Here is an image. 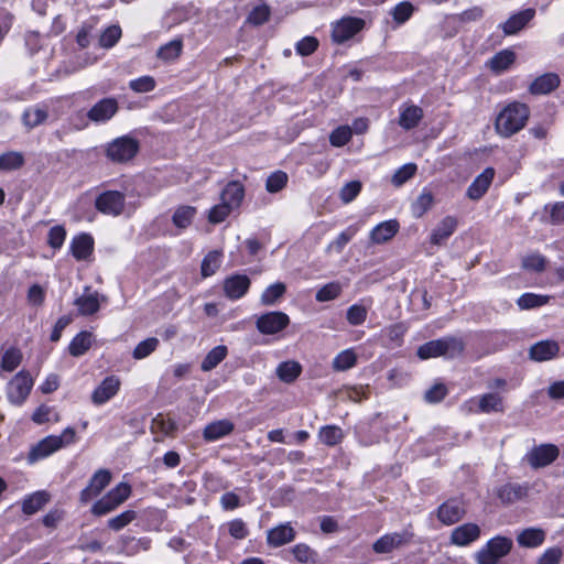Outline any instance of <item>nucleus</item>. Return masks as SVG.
Returning <instances> with one entry per match:
<instances>
[{"label": "nucleus", "mask_w": 564, "mask_h": 564, "mask_svg": "<svg viewBox=\"0 0 564 564\" xmlns=\"http://www.w3.org/2000/svg\"><path fill=\"white\" fill-rule=\"evenodd\" d=\"M530 118V108L528 105L519 101L508 104L497 116L495 129L502 138L521 131Z\"/></svg>", "instance_id": "1"}, {"label": "nucleus", "mask_w": 564, "mask_h": 564, "mask_svg": "<svg viewBox=\"0 0 564 564\" xmlns=\"http://www.w3.org/2000/svg\"><path fill=\"white\" fill-rule=\"evenodd\" d=\"M75 430L73 427H67L58 436L48 435L44 437L30 449L28 455V462L30 464H34L41 459L51 456L59 448L73 444L75 442Z\"/></svg>", "instance_id": "2"}, {"label": "nucleus", "mask_w": 564, "mask_h": 564, "mask_svg": "<svg viewBox=\"0 0 564 564\" xmlns=\"http://www.w3.org/2000/svg\"><path fill=\"white\" fill-rule=\"evenodd\" d=\"M131 495V486L120 482L91 507V513L96 517L106 516L121 506Z\"/></svg>", "instance_id": "3"}, {"label": "nucleus", "mask_w": 564, "mask_h": 564, "mask_svg": "<svg viewBox=\"0 0 564 564\" xmlns=\"http://www.w3.org/2000/svg\"><path fill=\"white\" fill-rule=\"evenodd\" d=\"M33 384L34 381L29 371H19L7 384L6 393L9 402L14 405H22Z\"/></svg>", "instance_id": "4"}, {"label": "nucleus", "mask_w": 564, "mask_h": 564, "mask_svg": "<svg viewBox=\"0 0 564 564\" xmlns=\"http://www.w3.org/2000/svg\"><path fill=\"white\" fill-rule=\"evenodd\" d=\"M126 195L119 191H105L95 199V208L102 215L119 217L126 210Z\"/></svg>", "instance_id": "5"}, {"label": "nucleus", "mask_w": 564, "mask_h": 564, "mask_svg": "<svg viewBox=\"0 0 564 564\" xmlns=\"http://www.w3.org/2000/svg\"><path fill=\"white\" fill-rule=\"evenodd\" d=\"M139 150L137 140L130 137H120L107 147V156L118 163L127 162L134 158Z\"/></svg>", "instance_id": "6"}, {"label": "nucleus", "mask_w": 564, "mask_h": 564, "mask_svg": "<svg viewBox=\"0 0 564 564\" xmlns=\"http://www.w3.org/2000/svg\"><path fill=\"white\" fill-rule=\"evenodd\" d=\"M111 473L108 469L97 470L90 478L88 485L79 494V502L87 505L94 498L99 496L102 490L110 484Z\"/></svg>", "instance_id": "7"}, {"label": "nucleus", "mask_w": 564, "mask_h": 564, "mask_svg": "<svg viewBox=\"0 0 564 564\" xmlns=\"http://www.w3.org/2000/svg\"><path fill=\"white\" fill-rule=\"evenodd\" d=\"M290 324L289 316L283 312H269L257 319V328L261 334L273 335L283 330Z\"/></svg>", "instance_id": "8"}, {"label": "nucleus", "mask_w": 564, "mask_h": 564, "mask_svg": "<svg viewBox=\"0 0 564 564\" xmlns=\"http://www.w3.org/2000/svg\"><path fill=\"white\" fill-rule=\"evenodd\" d=\"M558 448L553 444H542L533 447L527 454V460L533 468L549 466L558 457Z\"/></svg>", "instance_id": "9"}, {"label": "nucleus", "mask_w": 564, "mask_h": 564, "mask_svg": "<svg viewBox=\"0 0 564 564\" xmlns=\"http://www.w3.org/2000/svg\"><path fill=\"white\" fill-rule=\"evenodd\" d=\"M364 20L359 18H344L333 26V41L341 44L357 34L364 28Z\"/></svg>", "instance_id": "10"}, {"label": "nucleus", "mask_w": 564, "mask_h": 564, "mask_svg": "<svg viewBox=\"0 0 564 564\" xmlns=\"http://www.w3.org/2000/svg\"><path fill=\"white\" fill-rule=\"evenodd\" d=\"M465 507L462 500L451 498L437 508V519L445 525L458 522L465 516Z\"/></svg>", "instance_id": "11"}, {"label": "nucleus", "mask_w": 564, "mask_h": 564, "mask_svg": "<svg viewBox=\"0 0 564 564\" xmlns=\"http://www.w3.org/2000/svg\"><path fill=\"white\" fill-rule=\"evenodd\" d=\"M120 380L116 376L106 377L91 393V402L95 405H102L112 399L120 389Z\"/></svg>", "instance_id": "12"}, {"label": "nucleus", "mask_w": 564, "mask_h": 564, "mask_svg": "<svg viewBox=\"0 0 564 564\" xmlns=\"http://www.w3.org/2000/svg\"><path fill=\"white\" fill-rule=\"evenodd\" d=\"M118 111V101L115 98H104L91 107L87 117L94 122H106Z\"/></svg>", "instance_id": "13"}, {"label": "nucleus", "mask_w": 564, "mask_h": 564, "mask_svg": "<svg viewBox=\"0 0 564 564\" xmlns=\"http://www.w3.org/2000/svg\"><path fill=\"white\" fill-rule=\"evenodd\" d=\"M479 536L480 528L476 523H464L452 531L451 543L457 546H466Z\"/></svg>", "instance_id": "14"}, {"label": "nucleus", "mask_w": 564, "mask_h": 564, "mask_svg": "<svg viewBox=\"0 0 564 564\" xmlns=\"http://www.w3.org/2000/svg\"><path fill=\"white\" fill-rule=\"evenodd\" d=\"M411 538L412 534L408 531L384 534L373 543L372 549L376 553H389L402 544L408 543Z\"/></svg>", "instance_id": "15"}, {"label": "nucleus", "mask_w": 564, "mask_h": 564, "mask_svg": "<svg viewBox=\"0 0 564 564\" xmlns=\"http://www.w3.org/2000/svg\"><path fill=\"white\" fill-rule=\"evenodd\" d=\"M495 176V170L492 167L485 169L468 186L467 197L473 200L480 199L488 191Z\"/></svg>", "instance_id": "16"}, {"label": "nucleus", "mask_w": 564, "mask_h": 564, "mask_svg": "<svg viewBox=\"0 0 564 564\" xmlns=\"http://www.w3.org/2000/svg\"><path fill=\"white\" fill-rule=\"evenodd\" d=\"M250 288V279L245 274H235L224 282V292L230 300L242 297Z\"/></svg>", "instance_id": "17"}, {"label": "nucleus", "mask_w": 564, "mask_h": 564, "mask_svg": "<svg viewBox=\"0 0 564 564\" xmlns=\"http://www.w3.org/2000/svg\"><path fill=\"white\" fill-rule=\"evenodd\" d=\"M560 346L555 340H541L530 347L529 356L532 360L542 362L553 359L558 355Z\"/></svg>", "instance_id": "18"}, {"label": "nucleus", "mask_w": 564, "mask_h": 564, "mask_svg": "<svg viewBox=\"0 0 564 564\" xmlns=\"http://www.w3.org/2000/svg\"><path fill=\"white\" fill-rule=\"evenodd\" d=\"M535 11L533 9L522 10L511 15L503 24L501 29L506 35H513L522 30L534 17Z\"/></svg>", "instance_id": "19"}, {"label": "nucleus", "mask_w": 564, "mask_h": 564, "mask_svg": "<svg viewBox=\"0 0 564 564\" xmlns=\"http://www.w3.org/2000/svg\"><path fill=\"white\" fill-rule=\"evenodd\" d=\"M423 118V109L415 105H402L400 107L399 126L404 130H411L420 123Z\"/></svg>", "instance_id": "20"}, {"label": "nucleus", "mask_w": 564, "mask_h": 564, "mask_svg": "<svg viewBox=\"0 0 564 564\" xmlns=\"http://www.w3.org/2000/svg\"><path fill=\"white\" fill-rule=\"evenodd\" d=\"M560 85V77L554 73H546L536 77L529 87L532 95H546Z\"/></svg>", "instance_id": "21"}, {"label": "nucleus", "mask_w": 564, "mask_h": 564, "mask_svg": "<svg viewBox=\"0 0 564 564\" xmlns=\"http://www.w3.org/2000/svg\"><path fill=\"white\" fill-rule=\"evenodd\" d=\"M399 228V223L395 219L382 221L371 230L370 240L377 245L384 243L395 236Z\"/></svg>", "instance_id": "22"}, {"label": "nucleus", "mask_w": 564, "mask_h": 564, "mask_svg": "<svg viewBox=\"0 0 564 564\" xmlns=\"http://www.w3.org/2000/svg\"><path fill=\"white\" fill-rule=\"evenodd\" d=\"M295 538L294 529L289 524H280L268 531L267 542L273 547L282 546L290 543Z\"/></svg>", "instance_id": "23"}, {"label": "nucleus", "mask_w": 564, "mask_h": 564, "mask_svg": "<svg viewBox=\"0 0 564 564\" xmlns=\"http://www.w3.org/2000/svg\"><path fill=\"white\" fill-rule=\"evenodd\" d=\"M94 250V239L88 234L75 236L70 242V251L76 260L87 259Z\"/></svg>", "instance_id": "24"}, {"label": "nucleus", "mask_w": 564, "mask_h": 564, "mask_svg": "<svg viewBox=\"0 0 564 564\" xmlns=\"http://www.w3.org/2000/svg\"><path fill=\"white\" fill-rule=\"evenodd\" d=\"M234 427V423L229 420L215 421L205 426L203 437L207 442H214L229 435Z\"/></svg>", "instance_id": "25"}, {"label": "nucleus", "mask_w": 564, "mask_h": 564, "mask_svg": "<svg viewBox=\"0 0 564 564\" xmlns=\"http://www.w3.org/2000/svg\"><path fill=\"white\" fill-rule=\"evenodd\" d=\"M75 305L78 307L80 315H93L99 311V294L90 292V288L85 289V293L75 300Z\"/></svg>", "instance_id": "26"}, {"label": "nucleus", "mask_w": 564, "mask_h": 564, "mask_svg": "<svg viewBox=\"0 0 564 564\" xmlns=\"http://www.w3.org/2000/svg\"><path fill=\"white\" fill-rule=\"evenodd\" d=\"M245 197V187L238 181L229 182L220 194V200L228 203L234 209L238 208Z\"/></svg>", "instance_id": "27"}, {"label": "nucleus", "mask_w": 564, "mask_h": 564, "mask_svg": "<svg viewBox=\"0 0 564 564\" xmlns=\"http://www.w3.org/2000/svg\"><path fill=\"white\" fill-rule=\"evenodd\" d=\"M516 61V53L511 50H502L496 53L487 63L495 74H501L509 69Z\"/></svg>", "instance_id": "28"}, {"label": "nucleus", "mask_w": 564, "mask_h": 564, "mask_svg": "<svg viewBox=\"0 0 564 564\" xmlns=\"http://www.w3.org/2000/svg\"><path fill=\"white\" fill-rule=\"evenodd\" d=\"M456 227V218L452 216H446L438 223L437 227L433 230L431 235V242L434 245H441L444 240H446L449 236L454 234Z\"/></svg>", "instance_id": "29"}, {"label": "nucleus", "mask_w": 564, "mask_h": 564, "mask_svg": "<svg viewBox=\"0 0 564 564\" xmlns=\"http://www.w3.org/2000/svg\"><path fill=\"white\" fill-rule=\"evenodd\" d=\"M544 540L545 532L538 528L524 529L517 536V542L523 547H538Z\"/></svg>", "instance_id": "30"}, {"label": "nucleus", "mask_w": 564, "mask_h": 564, "mask_svg": "<svg viewBox=\"0 0 564 564\" xmlns=\"http://www.w3.org/2000/svg\"><path fill=\"white\" fill-rule=\"evenodd\" d=\"M50 496L46 491H36L22 501V511L24 514L31 516L43 509L48 502Z\"/></svg>", "instance_id": "31"}, {"label": "nucleus", "mask_w": 564, "mask_h": 564, "mask_svg": "<svg viewBox=\"0 0 564 564\" xmlns=\"http://www.w3.org/2000/svg\"><path fill=\"white\" fill-rule=\"evenodd\" d=\"M150 430L153 434L161 433L163 436H174L177 431V424L174 420L159 413L153 417Z\"/></svg>", "instance_id": "32"}, {"label": "nucleus", "mask_w": 564, "mask_h": 564, "mask_svg": "<svg viewBox=\"0 0 564 564\" xmlns=\"http://www.w3.org/2000/svg\"><path fill=\"white\" fill-rule=\"evenodd\" d=\"M301 372L302 366L294 360L281 362L276 368L278 378L285 383L295 381Z\"/></svg>", "instance_id": "33"}, {"label": "nucleus", "mask_w": 564, "mask_h": 564, "mask_svg": "<svg viewBox=\"0 0 564 564\" xmlns=\"http://www.w3.org/2000/svg\"><path fill=\"white\" fill-rule=\"evenodd\" d=\"M25 163L22 152L8 151L0 154V171L11 172L21 169Z\"/></svg>", "instance_id": "34"}, {"label": "nucleus", "mask_w": 564, "mask_h": 564, "mask_svg": "<svg viewBox=\"0 0 564 564\" xmlns=\"http://www.w3.org/2000/svg\"><path fill=\"white\" fill-rule=\"evenodd\" d=\"M93 343V334L89 332H80L77 334L69 344V354L74 357L83 356Z\"/></svg>", "instance_id": "35"}, {"label": "nucleus", "mask_w": 564, "mask_h": 564, "mask_svg": "<svg viewBox=\"0 0 564 564\" xmlns=\"http://www.w3.org/2000/svg\"><path fill=\"white\" fill-rule=\"evenodd\" d=\"M479 411L482 413L503 412V399L498 393H485L479 397Z\"/></svg>", "instance_id": "36"}, {"label": "nucleus", "mask_w": 564, "mask_h": 564, "mask_svg": "<svg viewBox=\"0 0 564 564\" xmlns=\"http://www.w3.org/2000/svg\"><path fill=\"white\" fill-rule=\"evenodd\" d=\"M22 352L15 347H10L0 356V368L3 371L12 372L22 361Z\"/></svg>", "instance_id": "37"}, {"label": "nucleus", "mask_w": 564, "mask_h": 564, "mask_svg": "<svg viewBox=\"0 0 564 564\" xmlns=\"http://www.w3.org/2000/svg\"><path fill=\"white\" fill-rule=\"evenodd\" d=\"M227 352V347L224 345L214 347L202 361L200 369L203 371L213 370L226 358Z\"/></svg>", "instance_id": "38"}, {"label": "nucleus", "mask_w": 564, "mask_h": 564, "mask_svg": "<svg viewBox=\"0 0 564 564\" xmlns=\"http://www.w3.org/2000/svg\"><path fill=\"white\" fill-rule=\"evenodd\" d=\"M524 487L518 484H507L499 488L498 497L503 503H513L525 495Z\"/></svg>", "instance_id": "39"}, {"label": "nucleus", "mask_w": 564, "mask_h": 564, "mask_svg": "<svg viewBox=\"0 0 564 564\" xmlns=\"http://www.w3.org/2000/svg\"><path fill=\"white\" fill-rule=\"evenodd\" d=\"M195 214L196 208L193 206H178L173 214L172 223L177 228L185 229L192 224Z\"/></svg>", "instance_id": "40"}, {"label": "nucleus", "mask_w": 564, "mask_h": 564, "mask_svg": "<svg viewBox=\"0 0 564 564\" xmlns=\"http://www.w3.org/2000/svg\"><path fill=\"white\" fill-rule=\"evenodd\" d=\"M485 546L489 549L496 557L501 558L511 551L512 540L506 536L497 535L489 540Z\"/></svg>", "instance_id": "41"}, {"label": "nucleus", "mask_w": 564, "mask_h": 564, "mask_svg": "<svg viewBox=\"0 0 564 564\" xmlns=\"http://www.w3.org/2000/svg\"><path fill=\"white\" fill-rule=\"evenodd\" d=\"M182 50H183V41L181 39H174V40L170 41L169 43L162 45L158 50L156 55L159 58L170 62V61L176 59L181 55Z\"/></svg>", "instance_id": "42"}, {"label": "nucleus", "mask_w": 564, "mask_h": 564, "mask_svg": "<svg viewBox=\"0 0 564 564\" xmlns=\"http://www.w3.org/2000/svg\"><path fill=\"white\" fill-rule=\"evenodd\" d=\"M319 440L327 446H335L344 438L343 430L336 425H326L319 430Z\"/></svg>", "instance_id": "43"}, {"label": "nucleus", "mask_w": 564, "mask_h": 564, "mask_svg": "<svg viewBox=\"0 0 564 564\" xmlns=\"http://www.w3.org/2000/svg\"><path fill=\"white\" fill-rule=\"evenodd\" d=\"M47 119V111L43 108L33 107L24 110L22 121L29 129L35 128Z\"/></svg>", "instance_id": "44"}, {"label": "nucleus", "mask_w": 564, "mask_h": 564, "mask_svg": "<svg viewBox=\"0 0 564 564\" xmlns=\"http://www.w3.org/2000/svg\"><path fill=\"white\" fill-rule=\"evenodd\" d=\"M223 253L218 250H213L208 252L202 261V275L210 276L216 273L221 264Z\"/></svg>", "instance_id": "45"}, {"label": "nucleus", "mask_w": 564, "mask_h": 564, "mask_svg": "<svg viewBox=\"0 0 564 564\" xmlns=\"http://www.w3.org/2000/svg\"><path fill=\"white\" fill-rule=\"evenodd\" d=\"M444 357L455 358L460 356L465 350V343L462 338L455 336H446L442 338Z\"/></svg>", "instance_id": "46"}, {"label": "nucleus", "mask_w": 564, "mask_h": 564, "mask_svg": "<svg viewBox=\"0 0 564 564\" xmlns=\"http://www.w3.org/2000/svg\"><path fill=\"white\" fill-rule=\"evenodd\" d=\"M285 291L286 286L284 283H273L262 292L260 301L263 305H273L284 295Z\"/></svg>", "instance_id": "47"}, {"label": "nucleus", "mask_w": 564, "mask_h": 564, "mask_svg": "<svg viewBox=\"0 0 564 564\" xmlns=\"http://www.w3.org/2000/svg\"><path fill=\"white\" fill-rule=\"evenodd\" d=\"M417 356L421 359H429L444 356L442 338L430 340L417 348Z\"/></svg>", "instance_id": "48"}, {"label": "nucleus", "mask_w": 564, "mask_h": 564, "mask_svg": "<svg viewBox=\"0 0 564 564\" xmlns=\"http://www.w3.org/2000/svg\"><path fill=\"white\" fill-rule=\"evenodd\" d=\"M357 356L352 349L340 351L333 360V368L336 371H345L356 365Z\"/></svg>", "instance_id": "49"}, {"label": "nucleus", "mask_w": 564, "mask_h": 564, "mask_svg": "<svg viewBox=\"0 0 564 564\" xmlns=\"http://www.w3.org/2000/svg\"><path fill=\"white\" fill-rule=\"evenodd\" d=\"M549 300H550L549 295H538L534 293H524L518 299L517 304L522 310H530V308L545 305L549 302Z\"/></svg>", "instance_id": "50"}, {"label": "nucleus", "mask_w": 564, "mask_h": 564, "mask_svg": "<svg viewBox=\"0 0 564 564\" xmlns=\"http://www.w3.org/2000/svg\"><path fill=\"white\" fill-rule=\"evenodd\" d=\"M159 344L160 341L156 337H149L135 346L132 357L138 360L147 358L158 348Z\"/></svg>", "instance_id": "51"}, {"label": "nucleus", "mask_w": 564, "mask_h": 564, "mask_svg": "<svg viewBox=\"0 0 564 564\" xmlns=\"http://www.w3.org/2000/svg\"><path fill=\"white\" fill-rule=\"evenodd\" d=\"M352 137V130L349 126H339L329 134V142L333 147L340 148L347 144Z\"/></svg>", "instance_id": "52"}, {"label": "nucleus", "mask_w": 564, "mask_h": 564, "mask_svg": "<svg viewBox=\"0 0 564 564\" xmlns=\"http://www.w3.org/2000/svg\"><path fill=\"white\" fill-rule=\"evenodd\" d=\"M341 293V285L338 282H330L322 286L315 294L317 302H327L337 299Z\"/></svg>", "instance_id": "53"}, {"label": "nucleus", "mask_w": 564, "mask_h": 564, "mask_svg": "<svg viewBox=\"0 0 564 564\" xmlns=\"http://www.w3.org/2000/svg\"><path fill=\"white\" fill-rule=\"evenodd\" d=\"M137 518V512L133 510H126L121 512L120 514L110 518L108 520V528L113 531H120L121 529L126 528L128 524H130L133 520Z\"/></svg>", "instance_id": "54"}, {"label": "nucleus", "mask_w": 564, "mask_h": 564, "mask_svg": "<svg viewBox=\"0 0 564 564\" xmlns=\"http://www.w3.org/2000/svg\"><path fill=\"white\" fill-rule=\"evenodd\" d=\"M434 197L431 192L423 191L412 205V212L416 217L423 216L433 205Z\"/></svg>", "instance_id": "55"}, {"label": "nucleus", "mask_w": 564, "mask_h": 564, "mask_svg": "<svg viewBox=\"0 0 564 564\" xmlns=\"http://www.w3.org/2000/svg\"><path fill=\"white\" fill-rule=\"evenodd\" d=\"M356 231L357 230L355 228L349 227L345 231L340 232L337 238L327 246V251H335L336 253H340L346 245L356 235Z\"/></svg>", "instance_id": "56"}, {"label": "nucleus", "mask_w": 564, "mask_h": 564, "mask_svg": "<svg viewBox=\"0 0 564 564\" xmlns=\"http://www.w3.org/2000/svg\"><path fill=\"white\" fill-rule=\"evenodd\" d=\"M232 207L225 203L224 200L220 204L215 205L210 208L208 213V221L212 224H219L224 221L232 212Z\"/></svg>", "instance_id": "57"}, {"label": "nucleus", "mask_w": 564, "mask_h": 564, "mask_svg": "<svg viewBox=\"0 0 564 564\" xmlns=\"http://www.w3.org/2000/svg\"><path fill=\"white\" fill-rule=\"evenodd\" d=\"M288 183V174L282 171L272 173L265 182V188L269 193H278L285 187Z\"/></svg>", "instance_id": "58"}, {"label": "nucleus", "mask_w": 564, "mask_h": 564, "mask_svg": "<svg viewBox=\"0 0 564 564\" xmlns=\"http://www.w3.org/2000/svg\"><path fill=\"white\" fill-rule=\"evenodd\" d=\"M346 318L352 326L361 325L367 318V308L360 304H354L348 307Z\"/></svg>", "instance_id": "59"}, {"label": "nucleus", "mask_w": 564, "mask_h": 564, "mask_svg": "<svg viewBox=\"0 0 564 564\" xmlns=\"http://www.w3.org/2000/svg\"><path fill=\"white\" fill-rule=\"evenodd\" d=\"M121 37V29L118 25L107 28L99 39V44L102 47H112Z\"/></svg>", "instance_id": "60"}, {"label": "nucleus", "mask_w": 564, "mask_h": 564, "mask_svg": "<svg viewBox=\"0 0 564 564\" xmlns=\"http://www.w3.org/2000/svg\"><path fill=\"white\" fill-rule=\"evenodd\" d=\"M416 172V165L408 163L397 170L392 176V184L395 186L403 185L406 181L414 176Z\"/></svg>", "instance_id": "61"}, {"label": "nucleus", "mask_w": 564, "mask_h": 564, "mask_svg": "<svg viewBox=\"0 0 564 564\" xmlns=\"http://www.w3.org/2000/svg\"><path fill=\"white\" fill-rule=\"evenodd\" d=\"M129 87L135 93H149L155 88V80L152 76H141L130 80Z\"/></svg>", "instance_id": "62"}, {"label": "nucleus", "mask_w": 564, "mask_h": 564, "mask_svg": "<svg viewBox=\"0 0 564 564\" xmlns=\"http://www.w3.org/2000/svg\"><path fill=\"white\" fill-rule=\"evenodd\" d=\"M545 264L546 259L539 253L529 254L522 260V267L534 272H542L545 269Z\"/></svg>", "instance_id": "63"}, {"label": "nucleus", "mask_w": 564, "mask_h": 564, "mask_svg": "<svg viewBox=\"0 0 564 564\" xmlns=\"http://www.w3.org/2000/svg\"><path fill=\"white\" fill-rule=\"evenodd\" d=\"M360 191L361 183L359 181H351L341 187L339 197L345 204H348L358 196Z\"/></svg>", "instance_id": "64"}]
</instances>
